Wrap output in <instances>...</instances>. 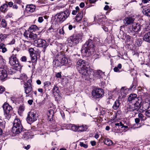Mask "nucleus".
<instances>
[{
	"mask_svg": "<svg viewBox=\"0 0 150 150\" xmlns=\"http://www.w3.org/2000/svg\"><path fill=\"white\" fill-rule=\"evenodd\" d=\"M94 51V45L92 40L89 39L85 43L81 50L82 53L87 57L91 55Z\"/></svg>",
	"mask_w": 150,
	"mask_h": 150,
	"instance_id": "obj_1",
	"label": "nucleus"
},
{
	"mask_svg": "<svg viewBox=\"0 0 150 150\" xmlns=\"http://www.w3.org/2000/svg\"><path fill=\"white\" fill-rule=\"evenodd\" d=\"M141 25L139 24L134 23L132 26L127 28V31L128 33L134 38L137 36L136 33L138 32L141 30Z\"/></svg>",
	"mask_w": 150,
	"mask_h": 150,
	"instance_id": "obj_2",
	"label": "nucleus"
},
{
	"mask_svg": "<svg viewBox=\"0 0 150 150\" xmlns=\"http://www.w3.org/2000/svg\"><path fill=\"white\" fill-rule=\"evenodd\" d=\"M23 129L20 120L18 118L15 119L13 123L12 132L16 134H19L22 131Z\"/></svg>",
	"mask_w": 150,
	"mask_h": 150,
	"instance_id": "obj_3",
	"label": "nucleus"
},
{
	"mask_svg": "<svg viewBox=\"0 0 150 150\" xmlns=\"http://www.w3.org/2000/svg\"><path fill=\"white\" fill-rule=\"evenodd\" d=\"M81 36L79 34L74 35L71 36L68 39V45L71 47L76 45L81 40Z\"/></svg>",
	"mask_w": 150,
	"mask_h": 150,
	"instance_id": "obj_4",
	"label": "nucleus"
},
{
	"mask_svg": "<svg viewBox=\"0 0 150 150\" xmlns=\"http://www.w3.org/2000/svg\"><path fill=\"white\" fill-rule=\"evenodd\" d=\"M70 13V12L69 10H66L56 14L55 18L58 22H62L69 16Z\"/></svg>",
	"mask_w": 150,
	"mask_h": 150,
	"instance_id": "obj_5",
	"label": "nucleus"
},
{
	"mask_svg": "<svg viewBox=\"0 0 150 150\" xmlns=\"http://www.w3.org/2000/svg\"><path fill=\"white\" fill-rule=\"evenodd\" d=\"M2 107L4 112V115L6 119L8 120L11 116L13 108L8 103L6 102L3 104Z\"/></svg>",
	"mask_w": 150,
	"mask_h": 150,
	"instance_id": "obj_6",
	"label": "nucleus"
},
{
	"mask_svg": "<svg viewBox=\"0 0 150 150\" xmlns=\"http://www.w3.org/2000/svg\"><path fill=\"white\" fill-rule=\"evenodd\" d=\"M138 102H137L133 103H130L127 107L126 110V112L127 113L129 111H133L135 110L139 111V106L141 103L142 101L141 99H140V100Z\"/></svg>",
	"mask_w": 150,
	"mask_h": 150,
	"instance_id": "obj_7",
	"label": "nucleus"
},
{
	"mask_svg": "<svg viewBox=\"0 0 150 150\" xmlns=\"http://www.w3.org/2000/svg\"><path fill=\"white\" fill-rule=\"evenodd\" d=\"M56 57L58 58V60L54 61L53 63L57 66L58 65H57L56 63H58L59 60L60 62L63 64V65H65L67 64L70 60L65 55L62 54L61 53L58 54L56 56Z\"/></svg>",
	"mask_w": 150,
	"mask_h": 150,
	"instance_id": "obj_8",
	"label": "nucleus"
},
{
	"mask_svg": "<svg viewBox=\"0 0 150 150\" xmlns=\"http://www.w3.org/2000/svg\"><path fill=\"white\" fill-rule=\"evenodd\" d=\"M34 43L37 46L43 47V51L44 52L45 51L46 48L49 45V44L47 43L45 40L40 39L35 40L34 41Z\"/></svg>",
	"mask_w": 150,
	"mask_h": 150,
	"instance_id": "obj_9",
	"label": "nucleus"
},
{
	"mask_svg": "<svg viewBox=\"0 0 150 150\" xmlns=\"http://www.w3.org/2000/svg\"><path fill=\"white\" fill-rule=\"evenodd\" d=\"M104 91L100 88H97L93 90L92 92L93 96L96 98H101L104 94Z\"/></svg>",
	"mask_w": 150,
	"mask_h": 150,
	"instance_id": "obj_10",
	"label": "nucleus"
},
{
	"mask_svg": "<svg viewBox=\"0 0 150 150\" xmlns=\"http://www.w3.org/2000/svg\"><path fill=\"white\" fill-rule=\"evenodd\" d=\"M37 115L34 112H29L28 117L27 118V121L29 123L30 122H33L35 121L37 119Z\"/></svg>",
	"mask_w": 150,
	"mask_h": 150,
	"instance_id": "obj_11",
	"label": "nucleus"
},
{
	"mask_svg": "<svg viewBox=\"0 0 150 150\" xmlns=\"http://www.w3.org/2000/svg\"><path fill=\"white\" fill-rule=\"evenodd\" d=\"M140 99L137 98V95L136 94H131L129 95L127 100L129 102V103L130 104L138 102V101L140 100Z\"/></svg>",
	"mask_w": 150,
	"mask_h": 150,
	"instance_id": "obj_12",
	"label": "nucleus"
},
{
	"mask_svg": "<svg viewBox=\"0 0 150 150\" xmlns=\"http://www.w3.org/2000/svg\"><path fill=\"white\" fill-rule=\"evenodd\" d=\"M9 62L11 65H16V67H19V62L17 59L16 55L13 54L10 57H9Z\"/></svg>",
	"mask_w": 150,
	"mask_h": 150,
	"instance_id": "obj_13",
	"label": "nucleus"
},
{
	"mask_svg": "<svg viewBox=\"0 0 150 150\" xmlns=\"http://www.w3.org/2000/svg\"><path fill=\"white\" fill-rule=\"evenodd\" d=\"M140 105L139 108V112H143L148 109L149 106V103L146 102H143L142 105Z\"/></svg>",
	"mask_w": 150,
	"mask_h": 150,
	"instance_id": "obj_14",
	"label": "nucleus"
},
{
	"mask_svg": "<svg viewBox=\"0 0 150 150\" xmlns=\"http://www.w3.org/2000/svg\"><path fill=\"white\" fill-rule=\"evenodd\" d=\"M87 63H86V61L81 59L79 60L76 62V67L78 70L81 69V68L86 66Z\"/></svg>",
	"mask_w": 150,
	"mask_h": 150,
	"instance_id": "obj_15",
	"label": "nucleus"
},
{
	"mask_svg": "<svg viewBox=\"0 0 150 150\" xmlns=\"http://www.w3.org/2000/svg\"><path fill=\"white\" fill-rule=\"evenodd\" d=\"M36 8V6L33 4H28L26 5L25 11L29 13L34 11Z\"/></svg>",
	"mask_w": 150,
	"mask_h": 150,
	"instance_id": "obj_16",
	"label": "nucleus"
},
{
	"mask_svg": "<svg viewBox=\"0 0 150 150\" xmlns=\"http://www.w3.org/2000/svg\"><path fill=\"white\" fill-rule=\"evenodd\" d=\"M134 19L132 17H126L124 20V23L125 25L127 26L129 25L133 24Z\"/></svg>",
	"mask_w": 150,
	"mask_h": 150,
	"instance_id": "obj_17",
	"label": "nucleus"
},
{
	"mask_svg": "<svg viewBox=\"0 0 150 150\" xmlns=\"http://www.w3.org/2000/svg\"><path fill=\"white\" fill-rule=\"evenodd\" d=\"M89 68L86 66L81 68V69L78 70L79 73L81 74L87 76L89 74Z\"/></svg>",
	"mask_w": 150,
	"mask_h": 150,
	"instance_id": "obj_18",
	"label": "nucleus"
},
{
	"mask_svg": "<svg viewBox=\"0 0 150 150\" xmlns=\"http://www.w3.org/2000/svg\"><path fill=\"white\" fill-rule=\"evenodd\" d=\"M25 92L26 94H28L33 91V85L31 84H24Z\"/></svg>",
	"mask_w": 150,
	"mask_h": 150,
	"instance_id": "obj_19",
	"label": "nucleus"
},
{
	"mask_svg": "<svg viewBox=\"0 0 150 150\" xmlns=\"http://www.w3.org/2000/svg\"><path fill=\"white\" fill-rule=\"evenodd\" d=\"M7 76V74L6 70L3 68H0V79L4 80Z\"/></svg>",
	"mask_w": 150,
	"mask_h": 150,
	"instance_id": "obj_20",
	"label": "nucleus"
},
{
	"mask_svg": "<svg viewBox=\"0 0 150 150\" xmlns=\"http://www.w3.org/2000/svg\"><path fill=\"white\" fill-rule=\"evenodd\" d=\"M32 50H33V49H32ZM31 50V49L30 50V56L31 57V60L33 62H36L37 59V55L36 54H35L34 52H31L30 50Z\"/></svg>",
	"mask_w": 150,
	"mask_h": 150,
	"instance_id": "obj_21",
	"label": "nucleus"
},
{
	"mask_svg": "<svg viewBox=\"0 0 150 150\" xmlns=\"http://www.w3.org/2000/svg\"><path fill=\"white\" fill-rule=\"evenodd\" d=\"M104 73L100 70H98L94 72V76L98 78H100L104 74Z\"/></svg>",
	"mask_w": 150,
	"mask_h": 150,
	"instance_id": "obj_22",
	"label": "nucleus"
},
{
	"mask_svg": "<svg viewBox=\"0 0 150 150\" xmlns=\"http://www.w3.org/2000/svg\"><path fill=\"white\" fill-rule=\"evenodd\" d=\"M143 39L144 41L150 43V31L144 35Z\"/></svg>",
	"mask_w": 150,
	"mask_h": 150,
	"instance_id": "obj_23",
	"label": "nucleus"
},
{
	"mask_svg": "<svg viewBox=\"0 0 150 150\" xmlns=\"http://www.w3.org/2000/svg\"><path fill=\"white\" fill-rule=\"evenodd\" d=\"M32 137L29 132H25L23 134V137L24 139V140H28L32 138Z\"/></svg>",
	"mask_w": 150,
	"mask_h": 150,
	"instance_id": "obj_24",
	"label": "nucleus"
},
{
	"mask_svg": "<svg viewBox=\"0 0 150 150\" xmlns=\"http://www.w3.org/2000/svg\"><path fill=\"white\" fill-rule=\"evenodd\" d=\"M8 6L6 4H4L1 6L0 8V10L1 11L4 13L7 10Z\"/></svg>",
	"mask_w": 150,
	"mask_h": 150,
	"instance_id": "obj_25",
	"label": "nucleus"
},
{
	"mask_svg": "<svg viewBox=\"0 0 150 150\" xmlns=\"http://www.w3.org/2000/svg\"><path fill=\"white\" fill-rule=\"evenodd\" d=\"M143 14L149 17H150V9L147 8H144L142 11Z\"/></svg>",
	"mask_w": 150,
	"mask_h": 150,
	"instance_id": "obj_26",
	"label": "nucleus"
},
{
	"mask_svg": "<svg viewBox=\"0 0 150 150\" xmlns=\"http://www.w3.org/2000/svg\"><path fill=\"white\" fill-rule=\"evenodd\" d=\"M120 102L119 100H116L112 106V108L114 110H117L118 108L120 105Z\"/></svg>",
	"mask_w": 150,
	"mask_h": 150,
	"instance_id": "obj_27",
	"label": "nucleus"
},
{
	"mask_svg": "<svg viewBox=\"0 0 150 150\" xmlns=\"http://www.w3.org/2000/svg\"><path fill=\"white\" fill-rule=\"evenodd\" d=\"M83 16V13L82 12L78 13L76 16V21L77 22L80 21L82 19Z\"/></svg>",
	"mask_w": 150,
	"mask_h": 150,
	"instance_id": "obj_28",
	"label": "nucleus"
},
{
	"mask_svg": "<svg viewBox=\"0 0 150 150\" xmlns=\"http://www.w3.org/2000/svg\"><path fill=\"white\" fill-rule=\"evenodd\" d=\"M28 29L30 31V32H33V31L38 30V28L36 25H33L30 27Z\"/></svg>",
	"mask_w": 150,
	"mask_h": 150,
	"instance_id": "obj_29",
	"label": "nucleus"
},
{
	"mask_svg": "<svg viewBox=\"0 0 150 150\" xmlns=\"http://www.w3.org/2000/svg\"><path fill=\"white\" fill-rule=\"evenodd\" d=\"M25 110V106L24 105H20L18 109V113H22Z\"/></svg>",
	"mask_w": 150,
	"mask_h": 150,
	"instance_id": "obj_30",
	"label": "nucleus"
},
{
	"mask_svg": "<svg viewBox=\"0 0 150 150\" xmlns=\"http://www.w3.org/2000/svg\"><path fill=\"white\" fill-rule=\"evenodd\" d=\"M138 117L141 121H144L146 119V117L141 113L138 114Z\"/></svg>",
	"mask_w": 150,
	"mask_h": 150,
	"instance_id": "obj_31",
	"label": "nucleus"
},
{
	"mask_svg": "<svg viewBox=\"0 0 150 150\" xmlns=\"http://www.w3.org/2000/svg\"><path fill=\"white\" fill-rule=\"evenodd\" d=\"M122 68V65L120 64H119L117 67H115L113 69L114 71L115 72H120L119 69Z\"/></svg>",
	"mask_w": 150,
	"mask_h": 150,
	"instance_id": "obj_32",
	"label": "nucleus"
},
{
	"mask_svg": "<svg viewBox=\"0 0 150 150\" xmlns=\"http://www.w3.org/2000/svg\"><path fill=\"white\" fill-rule=\"evenodd\" d=\"M37 37L38 36L37 34L33 33L32 32H31L29 38L31 40L32 39L34 40L36 38H37Z\"/></svg>",
	"mask_w": 150,
	"mask_h": 150,
	"instance_id": "obj_33",
	"label": "nucleus"
},
{
	"mask_svg": "<svg viewBox=\"0 0 150 150\" xmlns=\"http://www.w3.org/2000/svg\"><path fill=\"white\" fill-rule=\"evenodd\" d=\"M70 127H71V129L75 132L78 131V126L74 125H70Z\"/></svg>",
	"mask_w": 150,
	"mask_h": 150,
	"instance_id": "obj_34",
	"label": "nucleus"
},
{
	"mask_svg": "<svg viewBox=\"0 0 150 150\" xmlns=\"http://www.w3.org/2000/svg\"><path fill=\"white\" fill-rule=\"evenodd\" d=\"M29 30H28V31H26L24 33L23 35L27 39H28L29 38L30 33L31 32H29Z\"/></svg>",
	"mask_w": 150,
	"mask_h": 150,
	"instance_id": "obj_35",
	"label": "nucleus"
},
{
	"mask_svg": "<svg viewBox=\"0 0 150 150\" xmlns=\"http://www.w3.org/2000/svg\"><path fill=\"white\" fill-rule=\"evenodd\" d=\"M137 83L134 82L132 83V86L128 89V91L134 90L137 86Z\"/></svg>",
	"mask_w": 150,
	"mask_h": 150,
	"instance_id": "obj_36",
	"label": "nucleus"
},
{
	"mask_svg": "<svg viewBox=\"0 0 150 150\" xmlns=\"http://www.w3.org/2000/svg\"><path fill=\"white\" fill-rule=\"evenodd\" d=\"M84 131V129L83 128V125L78 126V132H81Z\"/></svg>",
	"mask_w": 150,
	"mask_h": 150,
	"instance_id": "obj_37",
	"label": "nucleus"
},
{
	"mask_svg": "<svg viewBox=\"0 0 150 150\" xmlns=\"http://www.w3.org/2000/svg\"><path fill=\"white\" fill-rule=\"evenodd\" d=\"M52 91L53 93L56 92L58 94L59 93V90L58 87L56 86H54L53 87Z\"/></svg>",
	"mask_w": 150,
	"mask_h": 150,
	"instance_id": "obj_38",
	"label": "nucleus"
},
{
	"mask_svg": "<svg viewBox=\"0 0 150 150\" xmlns=\"http://www.w3.org/2000/svg\"><path fill=\"white\" fill-rule=\"evenodd\" d=\"M6 35L5 34H0V43L1 42L4 38H6Z\"/></svg>",
	"mask_w": 150,
	"mask_h": 150,
	"instance_id": "obj_39",
	"label": "nucleus"
},
{
	"mask_svg": "<svg viewBox=\"0 0 150 150\" xmlns=\"http://www.w3.org/2000/svg\"><path fill=\"white\" fill-rule=\"evenodd\" d=\"M1 25L3 27H5L6 26V22L4 19H3L2 20Z\"/></svg>",
	"mask_w": 150,
	"mask_h": 150,
	"instance_id": "obj_40",
	"label": "nucleus"
},
{
	"mask_svg": "<svg viewBox=\"0 0 150 150\" xmlns=\"http://www.w3.org/2000/svg\"><path fill=\"white\" fill-rule=\"evenodd\" d=\"M5 121H2L0 123V127L1 129H3L5 127Z\"/></svg>",
	"mask_w": 150,
	"mask_h": 150,
	"instance_id": "obj_41",
	"label": "nucleus"
},
{
	"mask_svg": "<svg viewBox=\"0 0 150 150\" xmlns=\"http://www.w3.org/2000/svg\"><path fill=\"white\" fill-rule=\"evenodd\" d=\"M144 30L146 31H148L150 30V23L147 24L144 28Z\"/></svg>",
	"mask_w": 150,
	"mask_h": 150,
	"instance_id": "obj_42",
	"label": "nucleus"
},
{
	"mask_svg": "<svg viewBox=\"0 0 150 150\" xmlns=\"http://www.w3.org/2000/svg\"><path fill=\"white\" fill-rule=\"evenodd\" d=\"M128 89H129V88H127L126 87H122L121 88L120 91L122 92H124L125 91H128Z\"/></svg>",
	"mask_w": 150,
	"mask_h": 150,
	"instance_id": "obj_43",
	"label": "nucleus"
},
{
	"mask_svg": "<svg viewBox=\"0 0 150 150\" xmlns=\"http://www.w3.org/2000/svg\"><path fill=\"white\" fill-rule=\"evenodd\" d=\"M145 115H146L149 117H150V109L147 110L145 112Z\"/></svg>",
	"mask_w": 150,
	"mask_h": 150,
	"instance_id": "obj_44",
	"label": "nucleus"
},
{
	"mask_svg": "<svg viewBox=\"0 0 150 150\" xmlns=\"http://www.w3.org/2000/svg\"><path fill=\"white\" fill-rule=\"evenodd\" d=\"M80 144L81 146L83 147L84 148H87L88 147L87 145V144H84L83 142H81Z\"/></svg>",
	"mask_w": 150,
	"mask_h": 150,
	"instance_id": "obj_45",
	"label": "nucleus"
},
{
	"mask_svg": "<svg viewBox=\"0 0 150 150\" xmlns=\"http://www.w3.org/2000/svg\"><path fill=\"white\" fill-rule=\"evenodd\" d=\"M21 60L22 62H25L27 60V58L25 56H23L21 58Z\"/></svg>",
	"mask_w": 150,
	"mask_h": 150,
	"instance_id": "obj_46",
	"label": "nucleus"
},
{
	"mask_svg": "<svg viewBox=\"0 0 150 150\" xmlns=\"http://www.w3.org/2000/svg\"><path fill=\"white\" fill-rule=\"evenodd\" d=\"M115 125L116 128H117V127H118L119 126H121L122 125V122H120L119 123H116L115 124Z\"/></svg>",
	"mask_w": 150,
	"mask_h": 150,
	"instance_id": "obj_47",
	"label": "nucleus"
},
{
	"mask_svg": "<svg viewBox=\"0 0 150 150\" xmlns=\"http://www.w3.org/2000/svg\"><path fill=\"white\" fill-rule=\"evenodd\" d=\"M56 76L58 78H61L62 77L61 72H59L57 73L56 74Z\"/></svg>",
	"mask_w": 150,
	"mask_h": 150,
	"instance_id": "obj_48",
	"label": "nucleus"
},
{
	"mask_svg": "<svg viewBox=\"0 0 150 150\" xmlns=\"http://www.w3.org/2000/svg\"><path fill=\"white\" fill-rule=\"evenodd\" d=\"M5 91V88L3 86H0V94L2 93Z\"/></svg>",
	"mask_w": 150,
	"mask_h": 150,
	"instance_id": "obj_49",
	"label": "nucleus"
},
{
	"mask_svg": "<svg viewBox=\"0 0 150 150\" xmlns=\"http://www.w3.org/2000/svg\"><path fill=\"white\" fill-rule=\"evenodd\" d=\"M7 4L8 6L10 7H11L13 6V2L10 1L8 2V4Z\"/></svg>",
	"mask_w": 150,
	"mask_h": 150,
	"instance_id": "obj_50",
	"label": "nucleus"
},
{
	"mask_svg": "<svg viewBox=\"0 0 150 150\" xmlns=\"http://www.w3.org/2000/svg\"><path fill=\"white\" fill-rule=\"evenodd\" d=\"M6 47L5 45L3 44L2 43H1L0 44V49H2V50L4 48V47Z\"/></svg>",
	"mask_w": 150,
	"mask_h": 150,
	"instance_id": "obj_51",
	"label": "nucleus"
},
{
	"mask_svg": "<svg viewBox=\"0 0 150 150\" xmlns=\"http://www.w3.org/2000/svg\"><path fill=\"white\" fill-rule=\"evenodd\" d=\"M59 33L60 34L64 35V31L63 28H60L59 30Z\"/></svg>",
	"mask_w": 150,
	"mask_h": 150,
	"instance_id": "obj_52",
	"label": "nucleus"
},
{
	"mask_svg": "<svg viewBox=\"0 0 150 150\" xmlns=\"http://www.w3.org/2000/svg\"><path fill=\"white\" fill-rule=\"evenodd\" d=\"M43 21V17L42 16L38 18V21L39 23H42Z\"/></svg>",
	"mask_w": 150,
	"mask_h": 150,
	"instance_id": "obj_53",
	"label": "nucleus"
},
{
	"mask_svg": "<svg viewBox=\"0 0 150 150\" xmlns=\"http://www.w3.org/2000/svg\"><path fill=\"white\" fill-rule=\"evenodd\" d=\"M22 3L21 0H15V3H17L18 4H20Z\"/></svg>",
	"mask_w": 150,
	"mask_h": 150,
	"instance_id": "obj_54",
	"label": "nucleus"
},
{
	"mask_svg": "<svg viewBox=\"0 0 150 150\" xmlns=\"http://www.w3.org/2000/svg\"><path fill=\"white\" fill-rule=\"evenodd\" d=\"M104 142H108L109 143L108 144L109 146L112 145H113V144H115V143L113 142V141H104Z\"/></svg>",
	"mask_w": 150,
	"mask_h": 150,
	"instance_id": "obj_55",
	"label": "nucleus"
},
{
	"mask_svg": "<svg viewBox=\"0 0 150 150\" xmlns=\"http://www.w3.org/2000/svg\"><path fill=\"white\" fill-rule=\"evenodd\" d=\"M51 84L50 82H46L44 83V86H48Z\"/></svg>",
	"mask_w": 150,
	"mask_h": 150,
	"instance_id": "obj_56",
	"label": "nucleus"
},
{
	"mask_svg": "<svg viewBox=\"0 0 150 150\" xmlns=\"http://www.w3.org/2000/svg\"><path fill=\"white\" fill-rule=\"evenodd\" d=\"M140 119L139 118V117L138 118H135V123L136 124L140 122Z\"/></svg>",
	"mask_w": 150,
	"mask_h": 150,
	"instance_id": "obj_57",
	"label": "nucleus"
},
{
	"mask_svg": "<svg viewBox=\"0 0 150 150\" xmlns=\"http://www.w3.org/2000/svg\"><path fill=\"white\" fill-rule=\"evenodd\" d=\"M84 5L85 4L84 3L81 2L80 4L79 5V6H80V7L82 8L84 7Z\"/></svg>",
	"mask_w": 150,
	"mask_h": 150,
	"instance_id": "obj_58",
	"label": "nucleus"
},
{
	"mask_svg": "<svg viewBox=\"0 0 150 150\" xmlns=\"http://www.w3.org/2000/svg\"><path fill=\"white\" fill-rule=\"evenodd\" d=\"M131 37H132L133 38L134 37L132 36L131 35V36H129V35H127L126 36L127 37V41H129L130 39L131 38Z\"/></svg>",
	"mask_w": 150,
	"mask_h": 150,
	"instance_id": "obj_59",
	"label": "nucleus"
},
{
	"mask_svg": "<svg viewBox=\"0 0 150 150\" xmlns=\"http://www.w3.org/2000/svg\"><path fill=\"white\" fill-rule=\"evenodd\" d=\"M7 50L5 47L1 51L3 53H4L5 52H6L7 51Z\"/></svg>",
	"mask_w": 150,
	"mask_h": 150,
	"instance_id": "obj_60",
	"label": "nucleus"
},
{
	"mask_svg": "<svg viewBox=\"0 0 150 150\" xmlns=\"http://www.w3.org/2000/svg\"><path fill=\"white\" fill-rule=\"evenodd\" d=\"M33 100H29L28 101V103L30 105H31L32 104Z\"/></svg>",
	"mask_w": 150,
	"mask_h": 150,
	"instance_id": "obj_61",
	"label": "nucleus"
},
{
	"mask_svg": "<svg viewBox=\"0 0 150 150\" xmlns=\"http://www.w3.org/2000/svg\"><path fill=\"white\" fill-rule=\"evenodd\" d=\"M150 0H142V2L144 4H146L148 3Z\"/></svg>",
	"mask_w": 150,
	"mask_h": 150,
	"instance_id": "obj_62",
	"label": "nucleus"
},
{
	"mask_svg": "<svg viewBox=\"0 0 150 150\" xmlns=\"http://www.w3.org/2000/svg\"><path fill=\"white\" fill-rule=\"evenodd\" d=\"M30 145H28L27 146H24V147L25 149H26L28 150L30 149Z\"/></svg>",
	"mask_w": 150,
	"mask_h": 150,
	"instance_id": "obj_63",
	"label": "nucleus"
},
{
	"mask_svg": "<svg viewBox=\"0 0 150 150\" xmlns=\"http://www.w3.org/2000/svg\"><path fill=\"white\" fill-rule=\"evenodd\" d=\"M51 150H58V148L56 146H54L52 148V149Z\"/></svg>",
	"mask_w": 150,
	"mask_h": 150,
	"instance_id": "obj_64",
	"label": "nucleus"
}]
</instances>
